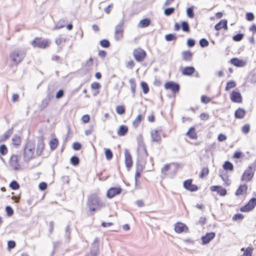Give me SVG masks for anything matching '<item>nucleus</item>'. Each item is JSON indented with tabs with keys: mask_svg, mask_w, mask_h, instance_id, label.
Here are the masks:
<instances>
[{
	"mask_svg": "<svg viewBox=\"0 0 256 256\" xmlns=\"http://www.w3.org/2000/svg\"><path fill=\"white\" fill-rule=\"evenodd\" d=\"M165 38L166 40L170 42L172 40H176L177 38V37L174 34H170L166 35Z\"/></svg>",
	"mask_w": 256,
	"mask_h": 256,
	"instance_id": "8fccbe9b",
	"label": "nucleus"
},
{
	"mask_svg": "<svg viewBox=\"0 0 256 256\" xmlns=\"http://www.w3.org/2000/svg\"><path fill=\"white\" fill-rule=\"evenodd\" d=\"M200 100L202 103L207 104L211 102L212 98L206 95H202L200 98Z\"/></svg>",
	"mask_w": 256,
	"mask_h": 256,
	"instance_id": "a18cd8bd",
	"label": "nucleus"
},
{
	"mask_svg": "<svg viewBox=\"0 0 256 256\" xmlns=\"http://www.w3.org/2000/svg\"><path fill=\"white\" fill-rule=\"evenodd\" d=\"M6 210L8 216H11L14 214V210L10 206H6Z\"/></svg>",
	"mask_w": 256,
	"mask_h": 256,
	"instance_id": "338daca9",
	"label": "nucleus"
},
{
	"mask_svg": "<svg viewBox=\"0 0 256 256\" xmlns=\"http://www.w3.org/2000/svg\"><path fill=\"white\" fill-rule=\"evenodd\" d=\"M10 164L15 170H18L20 168L18 156L16 154L11 156L10 160Z\"/></svg>",
	"mask_w": 256,
	"mask_h": 256,
	"instance_id": "f3484780",
	"label": "nucleus"
},
{
	"mask_svg": "<svg viewBox=\"0 0 256 256\" xmlns=\"http://www.w3.org/2000/svg\"><path fill=\"white\" fill-rule=\"evenodd\" d=\"M151 23L150 20L149 18H144L140 21L138 24V27L140 28H144L148 27Z\"/></svg>",
	"mask_w": 256,
	"mask_h": 256,
	"instance_id": "2f4dec72",
	"label": "nucleus"
},
{
	"mask_svg": "<svg viewBox=\"0 0 256 256\" xmlns=\"http://www.w3.org/2000/svg\"><path fill=\"white\" fill-rule=\"evenodd\" d=\"M87 206L90 212L93 214L106 206L104 203L102 202L100 196L96 194H92L88 198Z\"/></svg>",
	"mask_w": 256,
	"mask_h": 256,
	"instance_id": "f257e3e1",
	"label": "nucleus"
},
{
	"mask_svg": "<svg viewBox=\"0 0 256 256\" xmlns=\"http://www.w3.org/2000/svg\"><path fill=\"white\" fill-rule=\"evenodd\" d=\"M94 63V60L92 58H90L88 60L84 65V66L88 70H89L93 65Z\"/></svg>",
	"mask_w": 256,
	"mask_h": 256,
	"instance_id": "49530a36",
	"label": "nucleus"
},
{
	"mask_svg": "<svg viewBox=\"0 0 256 256\" xmlns=\"http://www.w3.org/2000/svg\"><path fill=\"white\" fill-rule=\"evenodd\" d=\"M25 54L20 50H15L10 54V58L16 65L19 64L24 60Z\"/></svg>",
	"mask_w": 256,
	"mask_h": 256,
	"instance_id": "423d86ee",
	"label": "nucleus"
},
{
	"mask_svg": "<svg viewBox=\"0 0 256 256\" xmlns=\"http://www.w3.org/2000/svg\"><path fill=\"white\" fill-rule=\"evenodd\" d=\"M170 164H165L161 170L162 174L164 176L168 174V172L170 170Z\"/></svg>",
	"mask_w": 256,
	"mask_h": 256,
	"instance_id": "09e8293b",
	"label": "nucleus"
},
{
	"mask_svg": "<svg viewBox=\"0 0 256 256\" xmlns=\"http://www.w3.org/2000/svg\"><path fill=\"white\" fill-rule=\"evenodd\" d=\"M228 22L226 20H222L218 23L216 24L214 26V28L216 30H220L222 28L227 30H228Z\"/></svg>",
	"mask_w": 256,
	"mask_h": 256,
	"instance_id": "5701e85b",
	"label": "nucleus"
},
{
	"mask_svg": "<svg viewBox=\"0 0 256 256\" xmlns=\"http://www.w3.org/2000/svg\"><path fill=\"white\" fill-rule=\"evenodd\" d=\"M10 187L14 190H18L20 188V185L16 180L12 181L10 184Z\"/></svg>",
	"mask_w": 256,
	"mask_h": 256,
	"instance_id": "3c124183",
	"label": "nucleus"
},
{
	"mask_svg": "<svg viewBox=\"0 0 256 256\" xmlns=\"http://www.w3.org/2000/svg\"><path fill=\"white\" fill-rule=\"evenodd\" d=\"M128 128L126 125H120L117 131V134L120 136H125L128 132Z\"/></svg>",
	"mask_w": 256,
	"mask_h": 256,
	"instance_id": "cd10ccee",
	"label": "nucleus"
},
{
	"mask_svg": "<svg viewBox=\"0 0 256 256\" xmlns=\"http://www.w3.org/2000/svg\"><path fill=\"white\" fill-rule=\"evenodd\" d=\"M250 126L249 124H246L242 128V132L245 134H248L250 132Z\"/></svg>",
	"mask_w": 256,
	"mask_h": 256,
	"instance_id": "13d9d810",
	"label": "nucleus"
},
{
	"mask_svg": "<svg viewBox=\"0 0 256 256\" xmlns=\"http://www.w3.org/2000/svg\"><path fill=\"white\" fill-rule=\"evenodd\" d=\"M174 230L176 233L180 234L183 232H188V228L184 224L178 222L174 225Z\"/></svg>",
	"mask_w": 256,
	"mask_h": 256,
	"instance_id": "aec40b11",
	"label": "nucleus"
},
{
	"mask_svg": "<svg viewBox=\"0 0 256 256\" xmlns=\"http://www.w3.org/2000/svg\"><path fill=\"white\" fill-rule=\"evenodd\" d=\"M181 28L184 32H190V26L187 22H182L181 23Z\"/></svg>",
	"mask_w": 256,
	"mask_h": 256,
	"instance_id": "58836bf2",
	"label": "nucleus"
},
{
	"mask_svg": "<svg viewBox=\"0 0 256 256\" xmlns=\"http://www.w3.org/2000/svg\"><path fill=\"white\" fill-rule=\"evenodd\" d=\"M81 120L84 123H88L90 120V116L88 114H84L82 117Z\"/></svg>",
	"mask_w": 256,
	"mask_h": 256,
	"instance_id": "0e129e2a",
	"label": "nucleus"
},
{
	"mask_svg": "<svg viewBox=\"0 0 256 256\" xmlns=\"http://www.w3.org/2000/svg\"><path fill=\"white\" fill-rule=\"evenodd\" d=\"M236 82L234 80H230L226 83V85L225 88L226 91H228L231 88H234L236 86Z\"/></svg>",
	"mask_w": 256,
	"mask_h": 256,
	"instance_id": "ea45409f",
	"label": "nucleus"
},
{
	"mask_svg": "<svg viewBox=\"0 0 256 256\" xmlns=\"http://www.w3.org/2000/svg\"><path fill=\"white\" fill-rule=\"evenodd\" d=\"M244 37V34H237L233 36V40L236 42H239Z\"/></svg>",
	"mask_w": 256,
	"mask_h": 256,
	"instance_id": "bf43d9fd",
	"label": "nucleus"
},
{
	"mask_svg": "<svg viewBox=\"0 0 256 256\" xmlns=\"http://www.w3.org/2000/svg\"><path fill=\"white\" fill-rule=\"evenodd\" d=\"M100 43L102 48H108L110 46V43L109 41L106 39L100 40Z\"/></svg>",
	"mask_w": 256,
	"mask_h": 256,
	"instance_id": "864d4df0",
	"label": "nucleus"
},
{
	"mask_svg": "<svg viewBox=\"0 0 256 256\" xmlns=\"http://www.w3.org/2000/svg\"><path fill=\"white\" fill-rule=\"evenodd\" d=\"M116 112L118 114H123L126 112V108L124 106L122 105L118 106L116 108Z\"/></svg>",
	"mask_w": 256,
	"mask_h": 256,
	"instance_id": "37998d69",
	"label": "nucleus"
},
{
	"mask_svg": "<svg viewBox=\"0 0 256 256\" xmlns=\"http://www.w3.org/2000/svg\"><path fill=\"white\" fill-rule=\"evenodd\" d=\"M174 12V8H167L164 10V14L166 16H170Z\"/></svg>",
	"mask_w": 256,
	"mask_h": 256,
	"instance_id": "4d7b16f0",
	"label": "nucleus"
},
{
	"mask_svg": "<svg viewBox=\"0 0 256 256\" xmlns=\"http://www.w3.org/2000/svg\"><path fill=\"white\" fill-rule=\"evenodd\" d=\"M241 250L244 251V253L242 256H252L253 248L252 247L248 246L246 248H242Z\"/></svg>",
	"mask_w": 256,
	"mask_h": 256,
	"instance_id": "4c0bfd02",
	"label": "nucleus"
},
{
	"mask_svg": "<svg viewBox=\"0 0 256 256\" xmlns=\"http://www.w3.org/2000/svg\"><path fill=\"white\" fill-rule=\"evenodd\" d=\"M230 100L235 103H242V97L240 92L236 90H233L230 94Z\"/></svg>",
	"mask_w": 256,
	"mask_h": 256,
	"instance_id": "4468645a",
	"label": "nucleus"
},
{
	"mask_svg": "<svg viewBox=\"0 0 256 256\" xmlns=\"http://www.w3.org/2000/svg\"><path fill=\"white\" fill-rule=\"evenodd\" d=\"M208 42L205 38H202L200 40V44L202 48L208 46Z\"/></svg>",
	"mask_w": 256,
	"mask_h": 256,
	"instance_id": "052dcab7",
	"label": "nucleus"
},
{
	"mask_svg": "<svg viewBox=\"0 0 256 256\" xmlns=\"http://www.w3.org/2000/svg\"><path fill=\"white\" fill-rule=\"evenodd\" d=\"M248 190V186L246 184H240L236 191L235 195L237 196H246Z\"/></svg>",
	"mask_w": 256,
	"mask_h": 256,
	"instance_id": "412c9836",
	"label": "nucleus"
},
{
	"mask_svg": "<svg viewBox=\"0 0 256 256\" xmlns=\"http://www.w3.org/2000/svg\"><path fill=\"white\" fill-rule=\"evenodd\" d=\"M8 152V149L6 146L3 144L0 146V154L2 156L6 154Z\"/></svg>",
	"mask_w": 256,
	"mask_h": 256,
	"instance_id": "de8ad7c7",
	"label": "nucleus"
},
{
	"mask_svg": "<svg viewBox=\"0 0 256 256\" xmlns=\"http://www.w3.org/2000/svg\"><path fill=\"white\" fill-rule=\"evenodd\" d=\"M50 40L42 37H36L32 42L31 44L34 48L46 49L50 46Z\"/></svg>",
	"mask_w": 256,
	"mask_h": 256,
	"instance_id": "20e7f679",
	"label": "nucleus"
},
{
	"mask_svg": "<svg viewBox=\"0 0 256 256\" xmlns=\"http://www.w3.org/2000/svg\"><path fill=\"white\" fill-rule=\"evenodd\" d=\"M44 147L45 144L44 138H40L38 140L36 148V154L38 156H40L42 154Z\"/></svg>",
	"mask_w": 256,
	"mask_h": 256,
	"instance_id": "a211bd4d",
	"label": "nucleus"
},
{
	"mask_svg": "<svg viewBox=\"0 0 256 256\" xmlns=\"http://www.w3.org/2000/svg\"><path fill=\"white\" fill-rule=\"evenodd\" d=\"M134 66L135 63L133 60H130L126 64V67L130 69H132Z\"/></svg>",
	"mask_w": 256,
	"mask_h": 256,
	"instance_id": "680f3d73",
	"label": "nucleus"
},
{
	"mask_svg": "<svg viewBox=\"0 0 256 256\" xmlns=\"http://www.w3.org/2000/svg\"><path fill=\"white\" fill-rule=\"evenodd\" d=\"M216 236V234L214 232H208L206 235L202 237V243L204 244H207L210 242Z\"/></svg>",
	"mask_w": 256,
	"mask_h": 256,
	"instance_id": "4be33fe9",
	"label": "nucleus"
},
{
	"mask_svg": "<svg viewBox=\"0 0 256 256\" xmlns=\"http://www.w3.org/2000/svg\"><path fill=\"white\" fill-rule=\"evenodd\" d=\"M193 7H190L187 8L186 14L190 18H193L194 17Z\"/></svg>",
	"mask_w": 256,
	"mask_h": 256,
	"instance_id": "6e6d98bb",
	"label": "nucleus"
},
{
	"mask_svg": "<svg viewBox=\"0 0 256 256\" xmlns=\"http://www.w3.org/2000/svg\"><path fill=\"white\" fill-rule=\"evenodd\" d=\"M137 155L138 159L142 162L145 161L148 156L146 144L142 140L138 141Z\"/></svg>",
	"mask_w": 256,
	"mask_h": 256,
	"instance_id": "7ed1b4c3",
	"label": "nucleus"
},
{
	"mask_svg": "<svg viewBox=\"0 0 256 256\" xmlns=\"http://www.w3.org/2000/svg\"><path fill=\"white\" fill-rule=\"evenodd\" d=\"M72 148L75 150H78L81 149L82 144L78 142H75L72 144Z\"/></svg>",
	"mask_w": 256,
	"mask_h": 256,
	"instance_id": "e2e57ef3",
	"label": "nucleus"
},
{
	"mask_svg": "<svg viewBox=\"0 0 256 256\" xmlns=\"http://www.w3.org/2000/svg\"><path fill=\"white\" fill-rule=\"evenodd\" d=\"M223 168L226 170H229L232 172L234 170V167L232 163L229 161H226L223 164Z\"/></svg>",
	"mask_w": 256,
	"mask_h": 256,
	"instance_id": "e433bc0d",
	"label": "nucleus"
},
{
	"mask_svg": "<svg viewBox=\"0 0 256 256\" xmlns=\"http://www.w3.org/2000/svg\"><path fill=\"white\" fill-rule=\"evenodd\" d=\"M182 60L185 62H190L192 60V53L190 50L184 51L182 54Z\"/></svg>",
	"mask_w": 256,
	"mask_h": 256,
	"instance_id": "c85d7f7f",
	"label": "nucleus"
},
{
	"mask_svg": "<svg viewBox=\"0 0 256 256\" xmlns=\"http://www.w3.org/2000/svg\"><path fill=\"white\" fill-rule=\"evenodd\" d=\"M162 130H154L150 132V136L152 141L158 143H160L162 141L161 134Z\"/></svg>",
	"mask_w": 256,
	"mask_h": 256,
	"instance_id": "ddd939ff",
	"label": "nucleus"
},
{
	"mask_svg": "<svg viewBox=\"0 0 256 256\" xmlns=\"http://www.w3.org/2000/svg\"><path fill=\"white\" fill-rule=\"evenodd\" d=\"M104 154L107 160H110L112 159L113 157V154L110 149L105 148Z\"/></svg>",
	"mask_w": 256,
	"mask_h": 256,
	"instance_id": "c03bdc74",
	"label": "nucleus"
},
{
	"mask_svg": "<svg viewBox=\"0 0 256 256\" xmlns=\"http://www.w3.org/2000/svg\"><path fill=\"white\" fill-rule=\"evenodd\" d=\"M16 246V242L13 240H10L8 242V248L11 250Z\"/></svg>",
	"mask_w": 256,
	"mask_h": 256,
	"instance_id": "774afa93",
	"label": "nucleus"
},
{
	"mask_svg": "<svg viewBox=\"0 0 256 256\" xmlns=\"http://www.w3.org/2000/svg\"><path fill=\"white\" fill-rule=\"evenodd\" d=\"M22 144V140L20 136L15 135L12 138V144L16 148H18Z\"/></svg>",
	"mask_w": 256,
	"mask_h": 256,
	"instance_id": "7c9ffc66",
	"label": "nucleus"
},
{
	"mask_svg": "<svg viewBox=\"0 0 256 256\" xmlns=\"http://www.w3.org/2000/svg\"><path fill=\"white\" fill-rule=\"evenodd\" d=\"M122 192V188L120 186L112 187L107 191L106 196L109 198H112L120 194Z\"/></svg>",
	"mask_w": 256,
	"mask_h": 256,
	"instance_id": "f8f14e48",
	"label": "nucleus"
},
{
	"mask_svg": "<svg viewBox=\"0 0 256 256\" xmlns=\"http://www.w3.org/2000/svg\"><path fill=\"white\" fill-rule=\"evenodd\" d=\"M256 170V163H253L249 165L241 176V182H250L254 177Z\"/></svg>",
	"mask_w": 256,
	"mask_h": 256,
	"instance_id": "f03ea898",
	"label": "nucleus"
},
{
	"mask_svg": "<svg viewBox=\"0 0 256 256\" xmlns=\"http://www.w3.org/2000/svg\"><path fill=\"white\" fill-rule=\"evenodd\" d=\"M208 174L209 168L208 167H204L201 170L198 176L200 178H204L208 176Z\"/></svg>",
	"mask_w": 256,
	"mask_h": 256,
	"instance_id": "f704fd0d",
	"label": "nucleus"
},
{
	"mask_svg": "<svg viewBox=\"0 0 256 256\" xmlns=\"http://www.w3.org/2000/svg\"><path fill=\"white\" fill-rule=\"evenodd\" d=\"M35 144L34 142H30L27 144L24 152V158L25 161L28 162L34 157Z\"/></svg>",
	"mask_w": 256,
	"mask_h": 256,
	"instance_id": "39448f33",
	"label": "nucleus"
},
{
	"mask_svg": "<svg viewBox=\"0 0 256 256\" xmlns=\"http://www.w3.org/2000/svg\"><path fill=\"white\" fill-rule=\"evenodd\" d=\"M222 180L224 182L225 184L229 186L230 184V182L229 179V176L227 174H222L220 175Z\"/></svg>",
	"mask_w": 256,
	"mask_h": 256,
	"instance_id": "79ce46f5",
	"label": "nucleus"
},
{
	"mask_svg": "<svg viewBox=\"0 0 256 256\" xmlns=\"http://www.w3.org/2000/svg\"><path fill=\"white\" fill-rule=\"evenodd\" d=\"M256 206V198H250L248 203L240 208V211L242 212H248L254 209Z\"/></svg>",
	"mask_w": 256,
	"mask_h": 256,
	"instance_id": "6e6552de",
	"label": "nucleus"
},
{
	"mask_svg": "<svg viewBox=\"0 0 256 256\" xmlns=\"http://www.w3.org/2000/svg\"><path fill=\"white\" fill-rule=\"evenodd\" d=\"M144 115L142 114H138L134 120L132 122V126L135 128H138L142 120L144 119Z\"/></svg>",
	"mask_w": 256,
	"mask_h": 256,
	"instance_id": "bb28decb",
	"label": "nucleus"
},
{
	"mask_svg": "<svg viewBox=\"0 0 256 256\" xmlns=\"http://www.w3.org/2000/svg\"><path fill=\"white\" fill-rule=\"evenodd\" d=\"M49 144L50 150H54L58 147V140L56 138H53L50 141Z\"/></svg>",
	"mask_w": 256,
	"mask_h": 256,
	"instance_id": "72a5a7b5",
	"label": "nucleus"
},
{
	"mask_svg": "<svg viewBox=\"0 0 256 256\" xmlns=\"http://www.w3.org/2000/svg\"><path fill=\"white\" fill-rule=\"evenodd\" d=\"M70 162L74 166H77L80 163V160L78 157L73 156L70 158Z\"/></svg>",
	"mask_w": 256,
	"mask_h": 256,
	"instance_id": "5fc2aeb1",
	"label": "nucleus"
},
{
	"mask_svg": "<svg viewBox=\"0 0 256 256\" xmlns=\"http://www.w3.org/2000/svg\"><path fill=\"white\" fill-rule=\"evenodd\" d=\"M183 186L186 190L191 192H194L198 190V186L192 184V179L184 180L183 182Z\"/></svg>",
	"mask_w": 256,
	"mask_h": 256,
	"instance_id": "9b49d317",
	"label": "nucleus"
},
{
	"mask_svg": "<svg viewBox=\"0 0 256 256\" xmlns=\"http://www.w3.org/2000/svg\"><path fill=\"white\" fill-rule=\"evenodd\" d=\"M180 71L183 76H191L195 72L196 69L194 66H185L180 68Z\"/></svg>",
	"mask_w": 256,
	"mask_h": 256,
	"instance_id": "2eb2a0df",
	"label": "nucleus"
},
{
	"mask_svg": "<svg viewBox=\"0 0 256 256\" xmlns=\"http://www.w3.org/2000/svg\"><path fill=\"white\" fill-rule=\"evenodd\" d=\"M166 90H170L172 94L178 93L180 89V84L173 81H168L164 84Z\"/></svg>",
	"mask_w": 256,
	"mask_h": 256,
	"instance_id": "1a4fd4ad",
	"label": "nucleus"
},
{
	"mask_svg": "<svg viewBox=\"0 0 256 256\" xmlns=\"http://www.w3.org/2000/svg\"><path fill=\"white\" fill-rule=\"evenodd\" d=\"M244 218V216L242 214H236L234 215L232 220L233 221H237L238 220H242Z\"/></svg>",
	"mask_w": 256,
	"mask_h": 256,
	"instance_id": "603ef678",
	"label": "nucleus"
},
{
	"mask_svg": "<svg viewBox=\"0 0 256 256\" xmlns=\"http://www.w3.org/2000/svg\"><path fill=\"white\" fill-rule=\"evenodd\" d=\"M91 88L92 90H96V92L94 94V96L97 95L99 93V90L101 88L100 84L98 82H94L90 85Z\"/></svg>",
	"mask_w": 256,
	"mask_h": 256,
	"instance_id": "c9c22d12",
	"label": "nucleus"
},
{
	"mask_svg": "<svg viewBox=\"0 0 256 256\" xmlns=\"http://www.w3.org/2000/svg\"><path fill=\"white\" fill-rule=\"evenodd\" d=\"M132 55L136 62H142L146 56V52L144 50L138 47L134 50Z\"/></svg>",
	"mask_w": 256,
	"mask_h": 256,
	"instance_id": "0eeeda50",
	"label": "nucleus"
},
{
	"mask_svg": "<svg viewBox=\"0 0 256 256\" xmlns=\"http://www.w3.org/2000/svg\"><path fill=\"white\" fill-rule=\"evenodd\" d=\"M200 118L202 120H208L210 116L206 112H202L200 115Z\"/></svg>",
	"mask_w": 256,
	"mask_h": 256,
	"instance_id": "69168bd1",
	"label": "nucleus"
},
{
	"mask_svg": "<svg viewBox=\"0 0 256 256\" xmlns=\"http://www.w3.org/2000/svg\"><path fill=\"white\" fill-rule=\"evenodd\" d=\"M186 135L192 140H196L198 138L196 128L194 127L190 128L186 133Z\"/></svg>",
	"mask_w": 256,
	"mask_h": 256,
	"instance_id": "393cba45",
	"label": "nucleus"
},
{
	"mask_svg": "<svg viewBox=\"0 0 256 256\" xmlns=\"http://www.w3.org/2000/svg\"><path fill=\"white\" fill-rule=\"evenodd\" d=\"M124 164L127 168V170L129 171L133 166V160L132 154L128 149L124 150Z\"/></svg>",
	"mask_w": 256,
	"mask_h": 256,
	"instance_id": "9d476101",
	"label": "nucleus"
},
{
	"mask_svg": "<svg viewBox=\"0 0 256 256\" xmlns=\"http://www.w3.org/2000/svg\"><path fill=\"white\" fill-rule=\"evenodd\" d=\"M246 115V111L242 108H238L236 110L234 113V116L236 118H243Z\"/></svg>",
	"mask_w": 256,
	"mask_h": 256,
	"instance_id": "c756f323",
	"label": "nucleus"
},
{
	"mask_svg": "<svg viewBox=\"0 0 256 256\" xmlns=\"http://www.w3.org/2000/svg\"><path fill=\"white\" fill-rule=\"evenodd\" d=\"M211 192H216L222 196H225L227 194L226 190L220 186H212L210 187Z\"/></svg>",
	"mask_w": 256,
	"mask_h": 256,
	"instance_id": "6ab92c4d",
	"label": "nucleus"
},
{
	"mask_svg": "<svg viewBox=\"0 0 256 256\" xmlns=\"http://www.w3.org/2000/svg\"><path fill=\"white\" fill-rule=\"evenodd\" d=\"M230 63L236 67H242L246 64V62L238 58H232L230 60Z\"/></svg>",
	"mask_w": 256,
	"mask_h": 256,
	"instance_id": "b1692460",
	"label": "nucleus"
},
{
	"mask_svg": "<svg viewBox=\"0 0 256 256\" xmlns=\"http://www.w3.org/2000/svg\"><path fill=\"white\" fill-rule=\"evenodd\" d=\"M140 86L144 94H147L149 92V86L146 82H140Z\"/></svg>",
	"mask_w": 256,
	"mask_h": 256,
	"instance_id": "a19ab883",
	"label": "nucleus"
},
{
	"mask_svg": "<svg viewBox=\"0 0 256 256\" xmlns=\"http://www.w3.org/2000/svg\"><path fill=\"white\" fill-rule=\"evenodd\" d=\"M124 36V28L122 24L117 25L115 28L114 38L116 40H122Z\"/></svg>",
	"mask_w": 256,
	"mask_h": 256,
	"instance_id": "dca6fc26",
	"label": "nucleus"
},
{
	"mask_svg": "<svg viewBox=\"0 0 256 256\" xmlns=\"http://www.w3.org/2000/svg\"><path fill=\"white\" fill-rule=\"evenodd\" d=\"M143 170L144 168L142 166H136L134 176L135 182L136 184L139 182V178L140 177Z\"/></svg>",
	"mask_w": 256,
	"mask_h": 256,
	"instance_id": "a878e982",
	"label": "nucleus"
},
{
	"mask_svg": "<svg viewBox=\"0 0 256 256\" xmlns=\"http://www.w3.org/2000/svg\"><path fill=\"white\" fill-rule=\"evenodd\" d=\"M130 89L132 93L133 96H135L136 88V84L134 78H131L129 80Z\"/></svg>",
	"mask_w": 256,
	"mask_h": 256,
	"instance_id": "473e14b6",
	"label": "nucleus"
}]
</instances>
